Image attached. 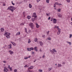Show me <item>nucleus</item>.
I'll use <instances>...</instances> for the list:
<instances>
[{
  "label": "nucleus",
  "mask_w": 72,
  "mask_h": 72,
  "mask_svg": "<svg viewBox=\"0 0 72 72\" xmlns=\"http://www.w3.org/2000/svg\"><path fill=\"white\" fill-rule=\"evenodd\" d=\"M8 9L12 11V12H13L14 10H15V8L13 6H10V7H8V8L7 9V10H8Z\"/></svg>",
  "instance_id": "1"
},
{
  "label": "nucleus",
  "mask_w": 72,
  "mask_h": 72,
  "mask_svg": "<svg viewBox=\"0 0 72 72\" xmlns=\"http://www.w3.org/2000/svg\"><path fill=\"white\" fill-rule=\"evenodd\" d=\"M6 35V37L7 38V39H10V33L6 32L4 33V35Z\"/></svg>",
  "instance_id": "2"
},
{
  "label": "nucleus",
  "mask_w": 72,
  "mask_h": 72,
  "mask_svg": "<svg viewBox=\"0 0 72 72\" xmlns=\"http://www.w3.org/2000/svg\"><path fill=\"white\" fill-rule=\"evenodd\" d=\"M29 26L31 27L32 29H33V27H34V24L33 23H30L29 24Z\"/></svg>",
  "instance_id": "3"
},
{
  "label": "nucleus",
  "mask_w": 72,
  "mask_h": 72,
  "mask_svg": "<svg viewBox=\"0 0 72 72\" xmlns=\"http://www.w3.org/2000/svg\"><path fill=\"white\" fill-rule=\"evenodd\" d=\"M57 19H53V23L55 24V23H56L57 22Z\"/></svg>",
  "instance_id": "4"
},
{
  "label": "nucleus",
  "mask_w": 72,
  "mask_h": 72,
  "mask_svg": "<svg viewBox=\"0 0 72 72\" xmlns=\"http://www.w3.org/2000/svg\"><path fill=\"white\" fill-rule=\"evenodd\" d=\"M9 52L10 53V54H11V55L13 54V53H14V52L11 50L9 51Z\"/></svg>",
  "instance_id": "5"
},
{
  "label": "nucleus",
  "mask_w": 72,
  "mask_h": 72,
  "mask_svg": "<svg viewBox=\"0 0 72 72\" xmlns=\"http://www.w3.org/2000/svg\"><path fill=\"white\" fill-rule=\"evenodd\" d=\"M57 14L59 17H61L62 16V15H61V14L59 13H58Z\"/></svg>",
  "instance_id": "6"
},
{
  "label": "nucleus",
  "mask_w": 72,
  "mask_h": 72,
  "mask_svg": "<svg viewBox=\"0 0 72 72\" xmlns=\"http://www.w3.org/2000/svg\"><path fill=\"white\" fill-rule=\"evenodd\" d=\"M34 50L36 51H38V50H37V47H35L34 48Z\"/></svg>",
  "instance_id": "7"
},
{
  "label": "nucleus",
  "mask_w": 72,
  "mask_h": 72,
  "mask_svg": "<svg viewBox=\"0 0 72 72\" xmlns=\"http://www.w3.org/2000/svg\"><path fill=\"white\" fill-rule=\"evenodd\" d=\"M39 43L40 46H42L43 45V43L42 41L40 42Z\"/></svg>",
  "instance_id": "8"
},
{
  "label": "nucleus",
  "mask_w": 72,
  "mask_h": 72,
  "mask_svg": "<svg viewBox=\"0 0 72 72\" xmlns=\"http://www.w3.org/2000/svg\"><path fill=\"white\" fill-rule=\"evenodd\" d=\"M8 46L10 47H8L9 49H11L12 48V44H10V45H8Z\"/></svg>",
  "instance_id": "9"
},
{
  "label": "nucleus",
  "mask_w": 72,
  "mask_h": 72,
  "mask_svg": "<svg viewBox=\"0 0 72 72\" xmlns=\"http://www.w3.org/2000/svg\"><path fill=\"white\" fill-rule=\"evenodd\" d=\"M37 19V18H32V21H33H33H35V20H36V19Z\"/></svg>",
  "instance_id": "10"
},
{
  "label": "nucleus",
  "mask_w": 72,
  "mask_h": 72,
  "mask_svg": "<svg viewBox=\"0 0 72 72\" xmlns=\"http://www.w3.org/2000/svg\"><path fill=\"white\" fill-rule=\"evenodd\" d=\"M62 66L61 64H58V67H62Z\"/></svg>",
  "instance_id": "11"
},
{
  "label": "nucleus",
  "mask_w": 72,
  "mask_h": 72,
  "mask_svg": "<svg viewBox=\"0 0 72 72\" xmlns=\"http://www.w3.org/2000/svg\"><path fill=\"white\" fill-rule=\"evenodd\" d=\"M52 50H53V54H54V53H56V52H57V51L56 50H55V49H53Z\"/></svg>",
  "instance_id": "12"
},
{
  "label": "nucleus",
  "mask_w": 72,
  "mask_h": 72,
  "mask_svg": "<svg viewBox=\"0 0 72 72\" xmlns=\"http://www.w3.org/2000/svg\"><path fill=\"white\" fill-rule=\"evenodd\" d=\"M36 24L37 28H39V25L37 24Z\"/></svg>",
  "instance_id": "13"
},
{
  "label": "nucleus",
  "mask_w": 72,
  "mask_h": 72,
  "mask_svg": "<svg viewBox=\"0 0 72 72\" xmlns=\"http://www.w3.org/2000/svg\"><path fill=\"white\" fill-rule=\"evenodd\" d=\"M1 32H3V31H4V28H2L1 29Z\"/></svg>",
  "instance_id": "14"
},
{
  "label": "nucleus",
  "mask_w": 72,
  "mask_h": 72,
  "mask_svg": "<svg viewBox=\"0 0 72 72\" xmlns=\"http://www.w3.org/2000/svg\"><path fill=\"white\" fill-rule=\"evenodd\" d=\"M29 7L30 8H32V5L30 4H29Z\"/></svg>",
  "instance_id": "15"
},
{
  "label": "nucleus",
  "mask_w": 72,
  "mask_h": 72,
  "mask_svg": "<svg viewBox=\"0 0 72 72\" xmlns=\"http://www.w3.org/2000/svg\"><path fill=\"white\" fill-rule=\"evenodd\" d=\"M37 40H38V39H37V38H36L34 39V41L35 42H37Z\"/></svg>",
  "instance_id": "16"
},
{
  "label": "nucleus",
  "mask_w": 72,
  "mask_h": 72,
  "mask_svg": "<svg viewBox=\"0 0 72 72\" xmlns=\"http://www.w3.org/2000/svg\"><path fill=\"white\" fill-rule=\"evenodd\" d=\"M29 69H33V66H31L30 68H28Z\"/></svg>",
  "instance_id": "17"
},
{
  "label": "nucleus",
  "mask_w": 72,
  "mask_h": 72,
  "mask_svg": "<svg viewBox=\"0 0 72 72\" xmlns=\"http://www.w3.org/2000/svg\"><path fill=\"white\" fill-rule=\"evenodd\" d=\"M32 17H34L35 18H37V16L36 15H33L32 16Z\"/></svg>",
  "instance_id": "18"
},
{
  "label": "nucleus",
  "mask_w": 72,
  "mask_h": 72,
  "mask_svg": "<svg viewBox=\"0 0 72 72\" xmlns=\"http://www.w3.org/2000/svg\"><path fill=\"white\" fill-rule=\"evenodd\" d=\"M8 68L10 69V71H12V68L8 67Z\"/></svg>",
  "instance_id": "19"
},
{
  "label": "nucleus",
  "mask_w": 72,
  "mask_h": 72,
  "mask_svg": "<svg viewBox=\"0 0 72 72\" xmlns=\"http://www.w3.org/2000/svg\"><path fill=\"white\" fill-rule=\"evenodd\" d=\"M31 18V16H27V18L28 19H30V18Z\"/></svg>",
  "instance_id": "20"
},
{
  "label": "nucleus",
  "mask_w": 72,
  "mask_h": 72,
  "mask_svg": "<svg viewBox=\"0 0 72 72\" xmlns=\"http://www.w3.org/2000/svg\"><path fill=\"white\" fill-rule=\"evenodd\" d=\"M60 33V32H59V31H58L57 33V35H59Z\"/></svg>",
  "instance_id": "21"
},
{
  "label": "nucleus",
  "mask_w": 72,
  "mask_h": 72,
  "mask_svg": "<svg viewBox=\"0 0 72 72\" xmlns=\"http://www.w3.org/2000/svg\"><path fill=\"white\" fill-rule=\"evenodd\" d=\"M51 69H52V68H48V71H51Z\"/></svg>",
  "instance_id": "22"
},
{
  "label": "nucleus",
  "mask_w": 72,
  "mask_h": 72,
  "mask_svg": "<svg viewBox=\"0 0 72 72\" xmlns=\"http://www.w3.org/2000/svg\"><path fill=\"white\" fill-rule=\"evenodd\" d=\"M27 50L28 51H31L30 48H27Z\"/></svg>",
  "instance_id": "23"
},
{
  "label": "nucleus",
  "mask_w": 72,
  "mask_h": 72,
  "mask_svg": "<svg viewBox=\"0 0 72 72\" xmlns=\"http://www.w3.org/2000/svg\"><path fill=\"white\" fill-rule=\"evenodd\" d=\"M50 51H51V53H52V54H54V53H53V50H51Z\"/></svg>",
  "instance_id": "24"
},
{
  "label": "nucleus",
  "mask_w": 72,
  "mask_h": 72,
  "mask_svg": "<svg viewBox=\"0 0 72 72\" xmlns=\"http://www.w3.org/2000/svg\"><path fill=\"white\" fill-rule=\"evenodd\" d=\"M30 48L31 50H34V48H33L32 47H31Z\"/></svg>",
  "instance_id": "25"
},
{
  "label": "nucleus",
  "mask_w": 72,
  "mask_h": 72,
  "mask_svg": "<svg viewBox=\"0 0 72 72\" xmlns=\"http://www.w3.org/2000/svg\"><path fill=\"white\" fill-rule=\"evenodd\" d=\"M20 35V32H18L17 33L16 35Z\"/></svg>",
  "instance_id": "26"
},
{
  "label": "nucleus",
  "mask_w": 72,
  "mask_h": 72,
  "mask_svg": "<svg viewBox=\"0 0 72 72\" xmlns=\"http://www.w3.org/2000/svg\"><path fill=\"white\" fill-rule=\"evenodd\" d=\"M66 42H67V43H68L70 45H71V42L67 41Z\"/></svg>",
  "instance_id": "27"
},
{
  "label": "nucleus",
  "mask_w": 72,
  "mask_h": 72,
  "mask_svg": "<svg viewBox=\"0 0 72 72\" xmlns=\"http://www.w3.org/2000/svg\"><path fill=\"white\" fill-rule=\"evenodd\" d=\"M30 42H31V40L30 39H29L28 41V44H30Z\"/></svg>",
  "instance_id": "28"
},
{
  "label": "nucleus",
  "mask_w": 72,
  "mask_h": 72,
  "mask_svg": "<svg viewBox=\"0 0 72 72\" xmlns=\"http://www.w3.org/2000/svg\"><path fill=\"white\" fill-rule=\"evenodd\" d=\"M46 15H47V16H49L50 15V14L46 13Z\"/></svg>",
  "instance_id": "29"
},
{
  "label": "nucleus",
  "mask_w": 72,
  "mask_h": 72,
  "mask_svg": "<svg viewBox=\"0 0 72 72\" xmlns=\"http://www.w3.org/2000/svg\"><path fill=\"white\" fill-rule=\"evenodd\" d=\"M66 1L68 3H70V2H71L70 0H66Z\"/></svg>",
  "instance_id": "30"
},
{
  "label": "nucleus",
  "mask_w": 72,
  "mask_h": 72,
  "mask_svg": "<svg viewBox=\"0 0 72 72\" xmlns=\"http://www.w3.org/2000/svg\"><path fill=\"white\" fill-rule=\"evenodd\" d=\"M48 40H51V38L50 37H48L47 38Z\"/></svg>",
  "instance_id": "31"
},
{
  "label": "nucleus",
  "mask_w": 72,
  "mask_h": 72,
  "mask_svg": "<svg viewBox=\"0 0 72 72\" xmlns=\"http://www.w3.org/2000/svg\"><path fill=\"white\" fill-rule=\"evenodd\" d=\"M46 2L47 3H49V0H46Z\"/></svg>",
  "instance_id": "32"
},
{
  "label": "nucleus",
  "mask_w": 72,
  "mask_h": 72,
  "mask_svg": "<svg viewBox=\"0 0 72 72\" xmlns=\"http://www.w3.org/2000/svg\"><path fill=\"white\" fill-rule=\"evenodd\" d=\"M4 69L6 71H8V68H6L4 67Z\"/></svg>",
  "instance_id": "33"
},
{
  "label": "nucleus",
  "mask_w": 72,
  "mask_h": 72,
  "mask_svg": "<svg viewBox=\"0 0 72 72\" xmlns=\"http://www.w3.org/2000/svg\"><path fill=\"white\" fill-rule=\"evenodd\" d=\"M54 19V18H53L52 17L51 18V21H53H53Z\"/></svg>",
  "instance_id": "34"
},
{
  "label": "nucleus",
  "mask_w": 72,
  "mask_h": 72,
  "mask_svg": "<svg viewBox=\"0 0 72 72\" xmlns=\"http://www.w3.org/2000/svg\"><path fill=\"white\" fill-rule=\"evenodd\" d=\"M13 45H14V46H15L16 45V44L15 43H14V42L13 43Z\"/></svg>",
  "instance_id": "35"
},
{
  "label": "nucleus",
  "mask_w": 72,
  "mask_h": 72,
  "mask_svg": "<svg viewBox=\"0 0 72 72\" xmlns=\"http://www.w3.org/2000/svg\"><path fill=\"white\" fill-rule=\"evenodd\" d=\"M57 29L58 30V31H59L60 32V29L58 28Z\"/></svg>",
  "instance_id": "36"
},
{
  "label": "nucleus",
  "mask_w": 72,
  "mask_h": 72,
  "mask_svg": "<svg viewBox=\"0 0 72 72\" xmlns=\"http://www.w3.org/2000/svg\"><path fill=\"white\" fill-rule=\"evenodd\" d=\"M55 28H59V27H58V26H55Z\"/></svg>",
  "instance_id": "37"
},
{
  "label": "nucleus",
  "mask_w": 72,
  "mask_h": 72,
  "mask_svg": "<svg viewBox=\"0 0 72 72\" xmlns=\"http://www.w3.org/2000/svg\"><path fill=\"white\" fill-rule=\"evenodd\" d=\"M14 72H17V70L16 69H15L14 70Z\"/></svg>",
  "instance_id": "38"
},
{
  "label": "nucleus",
  "mask_w": 72,
  "mask_h": 72,
  "mask_svg": "<svg viewBox=\"0 0 72 72\" xmlns=\"http://www.w3.org/2000/svg\"><path fill=\"white\" fill-rule=\"evenodd\" d=\"M72 34H70L69 38H71V37H72Z\"/></svg>",
  "instance_id": "39"
},
{
  "label": "nucleus",
  "mask_w": 72,
  "mask_h": 72,
  "mask_svg": "<svg viewBox=\"0 0 72 72\" xmlns=\"http://www.w3.org/2000/svg\"><path fill=\"white\" fill-rule=\"evenodd\" d=\"M56 4V5H58V2H56L55 4H54V5H55Z\"/></svg>",
  "instance_id": "40"
},
{
  "label": "nucleus",
  "mask_w": 72,
  "mask_h": 72,
  "mask_svg": "<svg viewBox=\"0 0 72 72\" xmlns=\"http://www.w3.org/2000/svg\"><path fill=\"white\" fill-rule=\"evenodd\" d=\"M28 59V57L24 58V59Z\"/></svg>",
  "instance_id": "41"
},
{
  "label": "nucleus",
  "mask_w": 72,
  "mask_h": 72,
  "mask_svg": "<svg viewBox=\"0 0 72 72\" xmlns=\"http://www.w3.org/2000/svg\"><path fill=\"white\" fill-rule=\"evenodd\" d=\"M39 71H40V72H42V69H39Z\"/></svg>",
  "instance_id": "42"
},
{
  "label": "nucleus",
  "mask_w": 72,
  "mask_h": 72,
  "mask_svg": "<svg viewBox=\"0 0 72 72\" xmlns=\"http://www.w3.org/2000/svg\"><path fill=\"white\" fill-rule=\"evenodd\" d=\"M24 1L25 3H26V2H27V0H24Z\"/></svg>",
  "instance_id": "43"
},
{
  "label": "nucleus",
  "mask_w": 72,
  "mask_h": 72,
  "mask_svg": "<svg viewBox=\"0 0 72 72\" xmlns=\"http://www.w3.org/2000/svg\"><path fill=\"white\" fill-rule=\"evenodd\" d=\"M25 31L26 32H27V28H25Z\"/></svg>",
  "instance_id": "44"
},
{
  "label": "nucleus",
  "mask_w": 72,
  "mask_h": 72,
  "mask_svg": "<svg viewBox=\"0 0 72 72\" xmlns=\"http://www.w3.org/2000/svg\"><path fill=\"white\" fill-rule=\"evenodd\" d=\"M26 13L25 12H23V14L24 15H25V14Z\"/></svg>",
  "instance_id": "45"
},
{
  "label": "nucleus",
  "mask_w": 72,
  "mask_h": 72,
  "mask_svg": "<svg viewBox=\"0 0 72 72\" xmlns=\"http://www.w3.org/2000/svg\"><path fill=\"white\" fill-rule=\"evenodd\" d=\"M34 54V52L32 51V54L33 55V54Z\"/></svg>",
  "instance_id": "46"
},
{
  "label": "nucleus",
  "mask_w": 72,
  "mask_h": 72,
  "mask_svg": "<svg viewBox=\"0 0 72 72\" xmlns=\"http://www.w3.org/2000/svg\"><path fill=\"white\" fill-rule=\"evenodd\" d=\"M57 10L59 12L60 11V9H59L58 10Z\"/></svg>",
  "instance_id": "47"
},
{
  "label": "nucleus",
  "mask_w": 72,
  "mask_h": 72,
  "mask_svg": "<svg viewBox=\"0 0 72 72\" xmlns=\"http://www.w3.org/2000/svg\"><path fill=\"white\" fill-rule=\"evenodd\" d=\"M28 72H30V69H28V70L27 71Z\"/></svg>",
  "instance_id": "48"
},
{
  "label": "nucleus",
  "mask_w": 72,
  "mask_h": 72,
  "mask_svg": "<svg viewBox=\"0 0 72 72\" xmlns=\"http://www.w3.org/2000/svg\"><path fill=\"white\" fill-rule=\"evenodd\" d=\"M6 71V70L5 69V68H4V72H5Z\"/></svg>",
  "instance_id": "49"
},
{
  "label": "nucleus",
  "mask_w": 72,
  "mask_h": 72,
  "mask_svg": "<svg viewBox=\"0 0 72 72\" xmlns=\"http://www.w3.org/2000/svg\"><path fill=\"white\" fill-rule=\"evenodd\" d=\"M11 43L12 44H13V43H14V42L12 41L11 42Z\"/></svg>",
  "instance_id": "50"
},
{
  "label": "nucleus",
  "mask_w": 72,
  "mask_h": 72,
  "mask_svg": "<svg viewBox=\"0 0 72 72\" xmlns=\"http://www.w3.org/2000/svg\"><path fill=\"white\" fill-rule=\"evenodd\" d=\"M48 20H50V17L48 18Z\"/></svg>",
  "instance_id": "51"
},
{
  "label": "nucleus",
  "mask_w": 72,
  "mask_h": 72,
  "mask_svg": "<svg viewBox=\"0 0 72 72\" xmlns=\"http://www.w3.org/2000/svg\"><path fill=\"white\" fill-rule=\"evenodd\" d=\"M27 67V66L26 65L24 66V67Z\"/></svg>",
  "instance_id": "52"
},
{
  "label": "nucleus",
  "mask_w": 72,
  "mask_h": 72,
  "mask_svg": "<svg viewBox=\"0 0 72 72\" xmlns=\"http://www.w3.org/2000/svg\"><path fill=\"white\" fill-rule=\"evenodd\" d=\"M3 63H6V61H3Z\"/></svg>",
  "instance_id": "53"
},
{
  "label": "nucleus",
  "mask_w": 72,
  "mask_h": 72,
  "mask_svg": "<svg viewBox=\"0 0 72 72\" xmlns=\"http://www.w3.org/2000/svg\"><path fill=\"white\" fill-rule=\"evenodd\" d=\"M42 37H45V35H43Z\"/></svg>",
  "instance_id": "54"
},
{
  "label": "nucleus",
  "mask_w": 72,
  "mask_h": 72,
  "mask_svg": "<svg viewBox=\"0 0 72 72\" xmlns=\"http://www.w3.org/2000/svg\"><path fill=\"white\" fill-rule=\"evenodd\" d=\"M28 57V58H30L31 57V56H29V57Z\"/></svg>",
  "instance_id": "55"
},
{
  "label": "nucleus",
  "mask_w": 72,
  "mask_h": 72,
  "mask_svg": "<svg viewBox=\"0 0 72 72\" xmlns=\"http://www.w3.org/2000/svg\"><path fill=\"white\" fill-rule=\"evenodd\" d=\"M40 1V0H37V2H39Z\"/></svg>",
  "instance_id": "56"
},
{
  "label": "nucleus",
  "mask_w": 72,
  "mask_h": 72,
  "mask_svg": "<svg viewBox=\"0 0 72 72\" xmlns=\"http://www.w3.org/2000/svg\"><path fill=\"white\" fill-rule=\"evenodd\" d=\"M59 5H62V4H61V3H59Z\"/></svg>",
  "instance_id": "57"
},
{
  "label": "nucleus",
  "mask_w": 72,
  "mask_h": 72,
  "mask_svg": "<svg viewBox=\"0 0 72 72\" xmlns=\"http://www.w3.org/2000/svg\"><path fill=\"white\" fill-rule=\"evenodd\" d=\"M12 4L13 5H15V4L13 3Z\"/></svg>",
  "instance_id": "58"
},
{
  "label": "nucleus",
  "mask_w": 72,
  "mask_h": 72,
  "mask_svg": "<svg viewBox=\"0 0 72 72\" xmlns=\"http://www.w3.org/2000/svg\"><path fill=\"white\" fill-rule=\"evenodd\" d=\"M47 35H49V32H47Z\"/></svg>",
  "instance_id": "59"
},
{
  "label": "nucleus",
  "mask_w": 72,
  "mask_h": 72,
  "mask_svg": "<svg viewBox=\"0 0 72 72\" xmlns=\"http://www.w3.org/2000/svg\"><path fill=\"white\" fill-rule=\"evenodd\" d=\"M43 58H44V57H45V55H43L42 56Z\"/></svg>",
  "instance_id": "60"
},
{
  "label": "nucleus",
  "mask_w": 72,
  "mask_h": 72,
  "mask_svg": "<svg viewBox=\"0 0 72 72\" xmlns=\"http://www.w3.org/2000/svg\"><path fill=\"white\" fill-rule=\"evenodd\" d=\"M21 25H23V23H22L21 24Z\"/></svg>",
  "instance_id": "61"
},
{
  "label": "nucleus",
  "mask_w": 72,
  "mask_h": 72,
  "mask_svg": "<svg viewBox=\"0 0 72 72\" xmlns=\"http://www.w3.org/2000/svg\"><path fill=\"white\" fill-rule=\"evenodd\" d=\"M54 8H55V5H54Z\"/></svg>",
  "instance_id": "62"
},
{
  "label": "nucleus",
  "mask_w": 72,
  "mask_h": 72,
  "mask_svg": "<svg viewBox=\"0 0 72 72\" xmlns=\"http://www.w3.org/2000/svg\"><path fill=\"white\" fill-rule=\"evenodd\" d=\"M33 15H36V13H34L33 14Z\"/></svg>",
  "instance_id": "63"
},
{
  "label": "nucleus",
  "mask_w": 72,
  "mask_h": 72,
  "mask_svg": "<svg viewBox=\"0 0 72 72\" xmlns=\"http://www.w3.org/2000/svg\"><path fill=\"white\" fill-rule=\"evenodd\" d=\"M71 21H72V17L71 18Z\"/></svg>",
  "instance_id": "64"
}]
</instances>
